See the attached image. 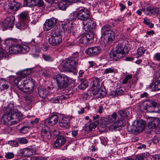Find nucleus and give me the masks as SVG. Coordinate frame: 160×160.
I'll list each match as a JSON object with an SVG mask.
<instances>
[{
	"instance_id": "bb28decb",
	"label": "nucleus",
	"mask_w": 160,
	"mask_h": 160,
	"mask_svg": "<svg viewBox=\"0 0 160 160\" xmlns=\"http://www.w3.org/2000/svg\"><path fill=\"white\" fill-rule=\"evenodd\" d=\"M123 122L119 121L118 120L117 121L114 122L109 126V129L112 131H115L117 128L124 126Z\"/></svg>"
},
{
	"instance_id": "774afa93",
	"label": "nucleus",
	"mask_w": 160,
	"mask_h": 160,
	"mask_svg": "<svg viewBox=\"0 0 160 160\" xmlns=\"http://www.w3.org/2000/svg\"><path fill=\"white\" fill-rule=\"evenodd\" d=\"M25 100L27 102V103H29L31 101L32 98L29 96H26L25 97Z\"/></svg>"
},
{
	"instance_id": "cd10ccee",
	"label": "nucleus",
	"mask_w": 160,
	"mask_h": 160,
	"mask_svg": "<svg viewBox=\"0 0 160 160\" xmlns=\"http://www.w3.org/2000/svg\"><path fill=\"white\" fill-rule=\"evenodd\" d=\"M146 10L149 13L148 14H147V15H149V14L152 15H158V14L159 12V10L158 8L157 7H152L150 5L147 7Z\"/></svg>"
},
{
	"instance_id": "4be33fe9",
	"label": "nucleus",
	"mask_w": 160,
	"mask_h": 160,
	"mask_svg": "<svg viewBox=\"0 0 160 160\" xmlns=\"http://www.w3.org/2000/svg\"><path fill=\"white\" fill-rule=\"evenodd\" d=\"M75 65L69 58L66 59L62 65L64 70H71L74 68Z\"/></svg>"
},
{
	"instance_id": "412c9836",
	"label": "nucleus",
	"mask_w": 160,
	"mask_h": 160,
	"mask_svg": "<svg viewBox=\"0 0 160 160\" xmlns=\"http://www.w3.org/2000/svg\"><path fill=\"white\" fill-rule=\"evenodd\" d=\"M58 115L55 114L52 115L46 119L45 123H47L50 126H53L58 122Z\"/></svg>"
},
{
	"instance_id": "09e8293b",
	"label": "nucleus",
	"mask_w": 160,
	"mask_h": 160,
	"mask_svg": "<svg viewBox=\"0 0 160 160\" xmlns=\"http://www.w3.org/2000/svg\"><path fill=\"white\" fill-rule=\"evenodd\" d=\"M67 97L64 96H62L60 97H57L55 99V103H61L62 102V100L66 99Z\"/></svg>"
},
{
	"instance_id": "e2e57ef3",
	"label": "nucleus",
	"mask_w": 160,
	"mask_h": 160,
	"mask_svg": "<svg viewBox=\"0 0 160 160\" xmlns=\"http://www.w3.org/2000/svg\"><path fill=\"white\" fill-rule=\"evenodd\" d=\"M151 160H160V155H155L152 156Z\"/></svg>"
},
{
	"instance_id": "39448f33",
	"label": "nucleus",
	"mask_w": 160,
	"mask_h": 160,
	"mask_svg": "<svg viewBox=\"0 0 160 160\" xmlns=\"http://www.w3.org/2000/svg\"><path fill=\"white\" fill-rule=\"evenodd\" d=\"M25 79L23 82H20L18 85V88L21 91L28 94L31 93L32 92L35 84L33 79L31 78Z\"/></svg>"
},
{
	"instance_id": "a211bd4d",
	"label": "nucleus",
	"mask_w": 160,
	"mask_h": 160,
	"mask_svg": "<svg viewBox=\"0 0 160 160\" xmlns=\"http://www.w3.org/2000/svg\"><path fill=\"white\" fill-rule=\"evenodd\" d=\"M73 117L72 116L63 117L59 123L60 126L64 128H68L70 127L69 122Z\"/></svg>"
},
{
	"instance_id": "b1692460",
	"label": "nucleus",
	"mask_w": 160,
	"mask_h": 160,
	"mask_svg": "<svg viewBox=\"0 0 160 160\" xmlns=\"http://www.w3.org/2000/svg\"><path fill=\"white\" fill-rule=\"evenodd\" d=\"M10 86V82L3 78H0V90L3 91L8 89Z\"/></svg>"
},
{
	"instance_id": "6ab92c4d",
	"label": "nucleus",
	"mask_w": 160,
	"mask_h": 160,
	"mask_svg": "<svg viewBox=\"0 0 160 160\" xmlns=\"http://www.w3.org/2000/svg\"><path fill=\"white\" fill-rule=\"evenodd\" d=\"M90 92L97 89H99L100 88V81L99 79L96 78H92L90 80Z\"/></svg>"
},
{
	"instance_id": "bf43d9fd",
	"label": "nucleus",
	"mask_w": 160,
	"mask_h": 160,
	"mask_svg": "<svg viewBox=\"0 0 160 160\" xmlns=\"http://www.w3.org/2000/svg\"><path fill=\"white\" fill-rule=\"evenodd\" d=\"M117 115L116 113H113L111 116H110V119L112 122L114 121L117 118Z\"/></svg>"
},
{
	"instance_id": "a19ab883",
	"label": "nucleus",
	"mask_w": 160,
	"mask_h": 160,
	"mask_svg": "<svg viewBox=\"0 0 160 160\" xmlns=\"http://www.w3.org/2000/svg\"><path fill=\"white\" fill-rule=\"evenodd\" d=\"M43 59L46 61L52 62L54 61V58L49 55L43 54L42 55Z\"/></svg>"
},
{
	"instance_id": "f03ea898",
	"label": "nucleus",
	"mask_w": 160,
	"mask_h": 160,
	"mask_svg": "<svg viewBox=\"0 0 160 160\" xmlns=\"http://www.w3.org/2000/svg\"><path fill=\"white\" fill-rule=\"evenodd\" d=\"M62 32L60 28H54L49 35L48 42L52 46H57L59 45L62 41Z\"/></svg>"
},
{
	"instance_id": "9b49d317",
	"label": "nucleus",
	"mask_w": 160,
	"mask_h": 160,
	"mask_svg": "<svg viewBox=\"0 0 160 160\" xmlns=\"http://www.w3.org/2000/svg\"><path fill=\"white\" fill-rule=\"evenodd\" d=\"M41 138L44 142L50 139L51 134L49 131V127L45 124H42L41 127Z\"/></svg>"
},
{
	"instance_id": "1a4fd4ad",
	"label": "nucleus",
	"mask_w": 160,
	"mask_h": 160,
	"mask_svg": "<svg viewBox=\"0 0 160 160\" xmlns=\"http://www.w3.org/2000/svg\"><path fill=\"white\" fill-rule=\"evenodd\" d=\"M78 10L77 14L78 20L85 21L90 19V12L87 9L84 8H77Z\"/></svg>"
},
{
	"instance_id": "393cba45",
	"label": "nucleus",
	"mask_w": 160,
	"mask_h": 160,
	"mask_svg": "<svg viewBox=\"0 0 160 160\" xmlns=\"http://www.w3.org/2000/svg\"><path fill=\"white\" fill-rule=\"evenodd\" d=\"M34 149L29 148H26L20 150V153L25 157H30L33 155Z\"/></svg>"
},
{
	"instance_id": "ddd939ff",
	"label": "nucleus",
	"mask_w": 160,
	"mask_h": 160,
	"mask_svg": "<svg viewBox=\"0 0 160 160\" xmlns=\"http://www.w3.org/2000/svg\"><path fill=\"white\" fill-rule=\"evenodd\" d=\"M148 127L150 129L155 128L159 125L160 120L158 118L149 117L147 119Z\"/></svg>"
},
{
	"instance_id": "4c0bfd02",
	"label": "nucleus",
	"mask_w": 160,
	"mask_h": 160,
	"mask_svg": "<svg viewBox=\"0 0 160 160\" xmlns=\"http://www.w3.org/2000/svg\"><path fill=\"white\" fill-rule=\"evenodd\" d=\"M27 123L26 122L24 123V125L20 128L19 130L20 133L25 134L29 131L30 127L28 125H26Z\"/></svg>"
},
{
	"instance_id": "c85d7f7f",
	"label": "nucleus",
	"mask_w": 160,
	"mask_h": 160,
	"mask_svg": "<svg viewBox=\"0 0 160 160\" xmlns=\"http://www.w3.org/2000/svg\"><path fill=\"white\" fill-rule=\"evenodd\" d=\"M21 5L20 3L18 2H14L13 3H10L8 5V7L6 6L7 8L8 11L9 12L11 13L12 10L17 11L18 10Z\"/></svg>"
},
{
	"instance_id": "7ed1b4c3",
	"label": "nucleus",
	"mask_w": 160,
	"mask_h": 160,
	"mask_svg": "<svg viewBox=\"0 0 160 160\" xmlns=\"http://www.w3.org/2000/svg\"><path fill=\"white\" fill-rule=\"evenodd\" d=\"M128 52V47L125 45L119 43L116 45L113 50L110 54L112 58L115 60L121 58L125 56Z\"/></svg>"
},
{
	"instance_id": "473e14b6",
	"label": "nucleus",
	"mask_w": 160,
	"mask_h": 160,
	"mask_svg": "<svg viewBox=\"0 0 160 160\" xmlns=\"http://www.w3.org/2000/svg\"><path fill=\"white\" fill-rule=\"evenodd\" d=\"M75 66L78 65L79 58V53L76 52L73 53L72 55L68 58Z\"/></svg>"
},
{
	"instance_id": "13d9d810",
	"label": "nucleus",
	"mask_w": 160,
	"mask_h": 160,
	"mask_svg": "<svg viewBox=\"0 0 160 160\" xmlns=\"http://www.w3.org/2000/svg\"><path fill=\"white\" fill-rule=\"evenodd\" d=\"M154 60L160 61V53L158 52L155 53L153 56Z\"/></svg>"
},
{
	"instance_id": "72a5a7b5",
	"label": "nucleus",
	"mask_w": 160,
	"mask_h": 160,
	"mask_svg": "<svg viewBox=\"0 0 160 160\" xmlns=\"http://www.w3.org/2000/svg\"><path fill=\"white\" fill-rule=\"evenodd\" d=\"M18 40L12 38H9L5 40L4 43V45L7 47H8V48L12 47L13 44L17 43Z\"/></svg>"
},
{
	"instance_id": "e433bc0d",
	"label": "nucleus",
	"mask_w": 160,
	"mask_h": 160,
	"mask_svg": "<svg viewBox=\"0 0 160 160\" xmlns=\"http://www.w3.org/2000/svg\"><path fill=\"white\" fill-rule=\"evenodd\" d=\"M19 53H25L29 51V47L26 45L19 44Z\"/></svg>"
},
{
	"instance_id": "9d476101",
	"label": "nucleus",
	"mask_w": 160,
	"mask_h": 160,
	"mask_svg": "<svg viewBox=\"0 0 160 160\" xmlns=\"http://www.w3.org/2000/svg\"><path fill=\"white\" fill-rule=\"evenodd\" d=\"M144 127V122L141 121H135L130 127V130L132 133L137 134L141 132Z\"/></svg>"
},
{
	"instance_id": "423d86ee",
	"label": "nucleus",
	"mask_w": 160,
	"mask_h": 160,
	"mask_svg": "<svg viewBox=\"0 0 160 160\" xmlns=\"http://www.w3.org/2000/svg\"><path fill=\"white\" fill-rule=\"evenodd\" d=\"M53 79L56 83L57 87L60 89L66 87L68 85L69 78L64 74H58L53 77Z\"/></svg>"
},
{
	"instance_id": "6e6d98bb",
	"label": "nucleus",
	"mask_w": 160,
	"mask_h": 160,
	"mask_svg": "<svg viewBox=\"0 0 160 160\" xmlns=\"http://www.w3.org/2000/svg\"><path fill=\"white\" fill-rule=\"evenodd\" d=\"M38 38H40V37H37V38H35L33 40H32L31 42V46H33L34 47H36L38 45L40 41L38 40Z\"/></svg>"
},
{
	"instance_id": "79ce46f5",
	"label": "nucleus",
	"mask_w": 160,
	"mask_h": 160,
	"mask_svg": "<svg viewBox=\"0 0 160 160\" xmlns=\"http://www.w3.org/2000/svg\"><path fill=\"white\" fill-rule=\"evenodd\" d=\"M69 19L71 21H76L78 19V16L77 11L73 12L69 15Z\"/></svg>"
},
{
	"instance_id": "69168bd1",
	"label": "nucleus",
	"mask_w": 160,
	"mask_h": 160,
	"mask_svg": "<svg viewBox=\"0 0 160 160\" xmlns=\"http://www.w3.org/2000/svg\"><path fill=\"white\" fill-rule=\"evenodd\" d=\"M123 93V90L122 89H117L115 91V94L118 95H122Z\"/></svg>"
},
{
	"instance_id": "0eeeda50",
	"label": "nucleus",
	"mask_w": 160,
	"mask_h": 160,
	"mask_svg": "<svg viewBox=\"0 0 160 160\" xmlns=\"http://www.w3.org/2000/svg\"><path fill=\"white\" fill-rule=\"evenodd\" d=\"M139 109L147 110L148 112H155L154 109L156 108V103L155 102L149 101H141L138 104Z\"/></svg>"
},
{
	"instance_id": "3c124183",
	"label": "nucleus",
	"mask_w": 160,
	"mask_h": 160,
	"mask_svg": "<svg viewBox=\"0 0 160 160\" xmlns=\"http://www.w3.org/2000/svg\"><path fill=\"white\" fill-rule=\"evenodd\" d=\"M150 19L148 20L147 19V18L145 17L144 19L143 23L148 26V27L150 28H152L154 26V24L149 22Z\"/></svg>"
},
{
	"instance_id": "a18cd8bd",
	"label": "nucleus",
	"mask_w": 160,
	"mask_h": 160,
	"mask_svg": "<svg viewBox=\"0 0 160 160\" xmlns=\"http://www.w3.org/2000/svg\"><path fill=\"white\" fill-rule=\"evenodd\" d=\"M1 39L0 38V60L2 59L3 57H6V51L1 48Z\"/></svg>"
},
{
	"instance_id": "37998d69",
	"label": "nucleus",
	"mask_w": 160,
	"mask_h": 160,
	"mask_svg": "<svg viewBox=\"0 0 160 160\" xmlns=\"http://www.w3.org/2000/svg\"><path fill=\"white\" fill-rule=\"evenodd\" d=\"M85 36L88 42L91 41V42H92L94 37V34L93 32H88Z\"/></svg>"
},
{
	"instance_id": "338daca9",
	"label": "nucleus",
	"mask_w": 160,
	"mask_h": 160,
	"mask_svg": "<svg viewBox=\"0 0 160 160\" xmlns=\"http://www.w3.org/2000/svg\"><path fill=\"white\" fill-rule=\"evenodd\" d=\"M37 2V3L36 4V6H38L39 7L42 6L44 4V2L42 0H39Z\"/></svg>"
},
{
	"instance_id": "7c9ffc66",
	"label": "nucleus",
	"mask_w": 160,
	"mask_h": 160,
	"mask_svg": "<svg viewBox=\"0 0 160 160\" xmlns=\"http://www.w3.org/2000/svg\"><path fill=\"white\" fill-rule=\"evenodd\" d=\"M19 44L17 41V43L9 48L8 51L10 54H16L19 53Z\"/></svg>"
},
{
	"instance_id": "c03bdc74",
	"label": "nucleus",
	"mask_w": 160,
	"mask_h": 160,
	"mask_svg": "<svg viewBox=\"0 0 160 160\" xmlns=\"http://www.w3.org/2000/svg\"><path fill=\"white\" fill-rule=\"evenodd\" d=\"M116 69L113 67L108 68L105 69L103 72L104 74H108L109 73H115L116 72Z\"/></svg>"
},
{
	"instance_id": "603ef678",
	"label": "nucleus",
	"mask_w": 160,
	"mask_h": 160,
	"mask_svg": "<svg viewBox=\"0 0 160 160\" xmlns=\"http://www.w3.org/2000/svg\"><path fill=\"white\" fill-rule=\"evenodd\" d=\"M8 143L9 144L13 147H18L19 145L18 138H16L14 140L9 141Z\"/></svg>"
},
{
	"instance_id": "f8f14e48",
	"label": "nucleus",
	"mask_w": 160,
	"mask_h": 160,
	"mask_svg": "<svg viewBox=\"0 0 160 160\" xmlns=\"http://www.w3.org/2000/svg\"><path fill=\"white\" fill-rule=\"evenodd\" d=\"M15 20V17L13 16L6 18L2 23L3 30L9 29L11 30Z\"/></svg>"
},
{
	"instance_id": "0e129e2a",
	"label": "nucleus",
	"mask_w": 160,
	"mask_h": 160,
	"mask_svg": "<svg viewBox=\"0 0 160 160\" xmlns=\"http://www.w3.org/2000/svg\"><path fill=\"white\" fill-rule=\"evenodd\" d=\"M31 160H45L44 158L42 157H34L31 158Z\"/></svg>"
},
{
	"instance_id": "de8ad7c7",
	"label": "nucleus",
	"mask_w": 160,
	"mask_h": 160,
	"mask_svg": "<svg viewBox=\"0 0 160 160\" xmlns=\"http://www.w3.org/2000/svg\"><path fill=\"white\" fill-rule=\"evenodd\" d=\"M78 43L80 44H86L88 42L86 37L85 35H83L78 40Z\"/></svg>"
},
{
	"instance_id": "8fccbe9b",
	"label": "nucleus",
	"mask_w": 160,
	"mask_h": 160,
	"mask_svg": "<svg viewBox=\"0 0 160 160\" xmlns=\"http://www.w3.org/2000/svg\"><path fill=\"white\" fill-rule=\"evenodd\" d=\"M132 78V75H127L123 80L122 82V84H127V83H130V81L131 80Z\"/></svg>"
},
{
	"instance_id": "4468645a",
	"label": "nucleus",
	"mask_w": 160,
	"mask_h": 160,
	"mask_svg": "<svg viewBox=\"0 0 160 160\" xmlns=\"http://www.w3.org/2000/svg\"><path fill=\"white\" fill-rule=\"evenodd\" d=\"M82 25L83 30L85 32H89L91 29L95 28L96 26V23L92 19L83 22Z\"/></svg>"
},
{
	"instance_id": "052dcab7",
	"label": "nucleus",
	"mask_w": 160,
	"mask_h": 160,
	"mask_svg": "<svg viewBox=\"0 0 160 160\" xmlns=\"http://www.w3.org/2000/svg\"><path fill=\"white\" fill-rule=\"evenodd\" d=\"M142 154H138L136 156V159L134 160H144Z\"/></svg>"
},
{
	"instance_id": "a878e982",
	"label": "nucleus",
	"mask_w": 160,
	"mask_h": 160,
	"mask_svg": "<svg viewBox=\"0 0 160 160\" xmlns=\"http://www.w3.org/2000/svg\"><path fill=\"white\" fill-rule=\"evenodd\" d=\"M128 112L126 110H120L119 111L118 114L120 115V118L118 120L119 121L123 122V124L125 125V123L127 121V117L128 115Z\"/></svg>"
},
{
	"instance_id": "680f3d73",
	"label": "nucleus",
	"mask_w": 160,
	"mask_h": 160,
	"mask_svg": "<svg viewBox=\"0 0 160 160\" xmlns=\"http://www.w3.org/2000/svg\"><path fill=\"white\" fill-rule=\"evenodd\" d=\"M95 126L93 124H90L89 126H88L89 129L90 131H92V128H94L96 127L98 124V122L96 121L94 122Z\"/></svg>"
},
{
	"instance_id": "f3484780",
	"label": "nucleus",
	"mask_w": 160,
	"mask_h": 160,
	"mask_svg": "<svg viewBox=\"0 0 160 160\" xmlns=\"http://www.w3.org/2000/svg\"><path fill=\"white\" fill-rule=\"evenodd\" d=\"M57 23V20L54 18L47 20L43 25L44 31H48L52 28Z\"/></svg>"
},
{
	"instance_id": "dca6fc26",
	"label": "nucleus",
	"mask_w": 160,
	"mask_h": 160,
	"mask_svg": "<svg viewBox=\"0 0 160 160\" xmlns=\"http://www.w3.org/2000/svg\"><path fill=\"white\" fill-rule=\"evenodd\" d=\"M32 72V69L31 68L23 70L20 71L19 72V74L20 77H18L16 78L14 81L15 84L17 85L19 84L20 82L21 78H23L28 75L30 74Z\"/></svg>"
},
{
	"instance_id": "20e7f679",
	"label": "nucleus",
	"mask_w": 160,
	"mask_h": 160,
	"mask_svg": "<svg viewBox=\"0 0 160 160\" xmlns=\"http://www.w3.org/2000/svg\"><path fill=\"white\" fill-rule=\"evenodd\" d=\"M111 26L106 24L102 28L101 33L102 38L103 39V42L105 44H110L114 38V33L111 30Z\"/></svg>"
},
{
	"instance_id": "2eb2a0df",
	"label": "nucleus",
	"mask_w": 160,
	"mask_h": 160,
	"mask_svg": "<svg viewBox=\"0 0 160 160\" xmlns=\"http://www.w3.org/2000/svg\"><path fill=\"white\" fill-rule=\"evenodd\" d=\"M101 51V48L99 46L92 47L86 49L85 52L90 56H97L99 54Z\"/></svg>"
},
{
	"instance_id": "864d4df0",
	"label": "nucleus",
	"mask_w": 160,
	"mask_h": 160,
	"mask_svg": "<svg viewBox=\"0 0 160 160\" xmlns=\"http://www.w3.org/2000/svg\"><path fill=\"white\" fill-rule=\"evenodd\" d=\"M145 52V49L142 47L140 48L137 50V54L138 56H137V58H138L140 56H142L144 53Z\"/></svg>"
},
{
	"instance_id": "aec40b11",
	"label": "nucleus",
	"mask_w": 160,
	"mask_h": 160,
	"mask_svg": "<svg viewBox=\"0 0 160 160\" xmlns=\"http://www.w3.org/2000/svg\"><path fill=\"white\" fill-rule=\"evenodd\" d=\"M78 0H62L59 1L58 4V6L59 9L65 10H66L67 7L71 3H75L77 2Z\"/></svg>"
},
{
	"instance_id": "58836bf2",
	"label": "nucleus",
	"mask_w": 160,
	"mask_h": 160,
	"mask_svg": "<svg viewBox=\"0 0 160 160\" xmlns=\"http://www.w3.org/2000/svg\"><path fill=\"white\" fill-rule=\"evenodd\" d=\"M111 120L110 116H107L105 117H102L100 119V122L104 124H107L112 123Z\"/></svg>"
},
{
	"instance_id": "5fc2aeb1",
	"label": "nucleus",
	"mask_w": 160,
	"mask_h": 160,
	"mask_svg": "<svg viewBox=\"0 0 160 160\" xmlns=\"http://www.w3.org/2000/svg\"><path fill=\"white\" fill-rule=\"evenodd\" d=\"M18 140L19 143L22 144H26L28 142V140L25 137L18 138Z\"/></svg>"
},
{
	"instance_id": "ea45409f",
	"label": "nucleus",
	"mask_w": 160,
	"mask_h": 160,
	"mask_svg": "<svg viewBox=\"0 0 160 160\" xmlns=\"http://www.w3.org/2000/svg\"><path fill=\"white\" fill-rule=\"evenodd\" d=\"M80 83L78 86V88L81 89H84L86 88L88 86L87 81L83 79L80 80Z\"/></svg>"
},
{
	"instance_id": "6e6552de",
	"label": "nucleus",
	"mask_w": 160,
	"mask_h": 160,
	"mask_svg": "<svg viewBox=\"0 0 160 160\" xmlns=\"http://www.w3.org/2000/svg\"><path fill=\"white\" fill-rule=\"evenodd\" d=\"M62 28L65 33H70V35H73L77 38H78L79 35L76 27L73 26L72 22H65L64 24L62 25Z\"/></svg>"
},
{
	"instance_id": "c756f323",
	"label": "nucleus",
	"mask_w": 160,
	"mask_h": 160,
	"mask_svg": "<svg viewBox=\"0 0 160 160\" xmlns=\"http://www.w3.org/2000/svg\"><path fill=\"white\" fill-rule=\"evenodd\" d=\"M91 94H92L96 98H102L106 94V92L102 90L97 89L91 92Z\"/></svg>"
},
{
	"instance_id": "f257e3e1",
	"label": "nucleus",
	"mask_w": 160,
	"mask_h": 160,
	"mask_svg": "<svg viewBox=\"0 0 160 160\" xmlns=\"http://www.w3.org/2000/svg\"><path fill=\"white\" fill-rule=\"evenodd\" d=\"M12 104H8L3 109L4 114L1 118V121L8 126L17 124L23 118L22 113L18 111H14L12 108Z\"/></svg>"
},
{
	"instance_id": "49530a36",
	"label": "nucleus",
	"mask_w": 160,
	"mask_h": 160,
	"mask_svg": "<svg viewBox=\"0 0 160 160\" xmlns=\"http://www.w3.org/2000/svg\"><path fill=\"white\" fill-rule=\"evenodd\" d=\"M16 27L18 29H24L26 28L27 26L25 22L22 24L21 22H20L17 23L16 25Z\"/></svg>"
},
{
	"instance_id": "5701e85b",
	"label": "nucleus",
	"mask_w": 160,
	"mask_h": 160,
	"mask_svg": "<svg viewBox=\"0 0 160 160\" xmlns=\"http://www.w3.org/2000/svg\"><path fill=\"white\" fill-rule=\"evenodd\" d=\"M66 139L62 135H59L57 137V139L53 144V147L56 148L59 147L63 145L66 142Z\"/></svg>"
},
{
	"instance_id": "f704fd0d",
	"label": "nucleus",
	"mask_w": 160,
	"mask_h": 160,
	"mask_svg": "<svg viewBox=\"0 0 160 160\" xmlns=\"http://www.w3.org/2000/svg\"><path fill=\"white\" fill-rule=\"evenodd\" d=\"M28 17V13L27 11L23 12L18 15V18L21 22L24 21L26 23Z\"/></svg>"
},
{
	"instance_id": "c9c22d12",
	"label": "nucleus",
	"mask_w": 160,
	"mask_h": 160,
	"mask_svg": "<svg viewBox=\"0 0 160 160\" xmlns=\"http://www.w3.org/2000/svg\"><path fill=\"white\" fill-rule=\"evenodd\" d=\"M149 87L152 91L159 90L160 89V80L155 81L154 83L151 84Z\"/></svg>"
},
{
	"instance_id": "2f4dec72",
	"label": "nucleus",
	"mask_w": 160,
	"mask_h": 160,
	"mask_svg": "<svg viewBox=\"0 0 160 160\" xmlns=\"http://www.w3.org/2000/svg\"><path fill=\"white\" fill-rule=\"evenodd\" d=\"M38 92L40 97L44 98L47 97L49 94V91L44 87H41L38 88Z\"/></svg>"
},
{
	"instance_id": "4d7b16f0",
	"label": "nucleus",
	"mask_w": 160,
	"mask_h": 160,
	"mask_svg": "<svg viewBox=\"0 0 160 160\" xmlns=\"http://www.w3.org/2000/svg\"><path fill=\"white\" fill-rule=\"evenodd\" d=\"M14 156V154L12 152H9L6 153L5 157L8 159L12 158Z\"/></svg>"
}]
</instances>
